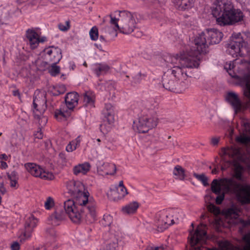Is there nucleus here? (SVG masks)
I'll use <instances>...</instances> for the list:
<instances>
[{"label": "nucleus", "instance_id": "1", "mask_svg": "<svg viewBox=\"0 0 250 250\" xmlns=\"http://www.w3.org/2000/svg\"><path fill=\"white\" fill-rule=\"evenodd\" d=\"M167 62L171 65L168 66L170 69L163 75L162 83L164 87L168 90L173 91L179 82L182 88H188L190 84L188 79L192 75V73L188 69L198 67V62L188 52L169 57L167 59Z\"/></svg>", "mask_w": 250, "mask_h": 250}, {"label": "nucleus", "instance_id": "2", "mask_svg": "<svg viewBox=\"0 0 250 250\" xmlns=\"http://www.w3.org/2000/svg\"><path fill=\"white\" fill-rule=\"evenodd\" d=\"M224 191L236 194L238 200L242 203L250 202V185L242 186L234 178H223L219 182L217 179H214L211 183V189L212 191L218 196L216 198V203L220 205L224 199V194H220L221 187ZM245 225H250V219L246 222Z\"/></svg>", "mask_w": 250, "mask_h": 250}, {"label": "nucleus", "instance_id": "3", "mask_svg": "<svg viewBox=\"0 0 250 250\" xmlns=\"http://www.w3.org/2000/svg\"><path fill=\"white\" fill-rule=\"evenodd\" d=\"M216 22L221 26L232 25L243 20L244 15L239 9L234 8L229 0H220L212 10Z\"/></svg>", "mask_w": 250, "mask_h": 250}, {"label": "nucleus", "instance_id": "4", "mask_svg": "<svg viewBox=\"0 0 250 250\" xmlns=\"http://www.w3.org/2000/svg\"><path fill=\"white\" fill-rule=\"evenodd\" d=\"M144 103L145 108L139 115L138 119L133 122L134 129L139 133L147 132L149 130L155 128L158 123V118L155 111L157 104L153 101H145Z\"/></svg>", "mask_w": 250, "mask_h": 250}, {"label": "nucleus", "instance_id": "5", "mask_svg": "<svg viewBox=\"0 0 250 250\" xmlns=\"http://www.w3.org/2000/svg\"><path fill=\"white\" fill-rule=\"evenodd\" d=\"M119 18H117L112 14L109 16V23L112 27L111 32L114 36H117V31L124 34H129L137 27L138 19L136 14L128 11L123 10L118 12Z\"/></svg>", "mask_w": 250, "mask_h": 250}, {"label": "nucleus", "instance_id": "6", "mask_svg": "<svg viewBox=\"0 0 250 250\" xmlns=\"http://www.w3.org/2000/svg\"><path fill=\"white\" fill-rule=\"evenodd\" d=\"M89 193L85 189L78 191L74 195L75 197V202L72 200H68L64 203L63 208L69 218L74 223H80L84 216V213L82 210L83 207L90 204L88 201Z\"/></svg>", "mask_w": 250, "mask_h": 250}, {"label": "nucleus", "instance_id": "7", "mask_svg": "<svg viewBox=\"0 0 250 250\" xmlns=\"http://www.w3.org/2000/svg\"><path fill=\"white\" fill-rule=\"evenodd\" d=\"M223 36V33L218 30H207L195 38L194 46L191 49V52L188 53L197 60L196 57L198 55L207 53L208 45L219 43Z\"/></svg>", "mask_w": 250, "mask_h": 250}, {"label": "nucleus", "instance_id": "8", "mask_svg": "<svg viewBox=\"0 0 250 250\" xmlns=\"http://www.w3.org/2000/svg\"><path fill=\"white\" fill-rule=\"evenodd\" d=\"M219 154L223 161L226 162L228 167L233 166L234 176L241 180L243 167L239 162L244 161L245 158L240 148L233 146L222 147Z\"/></svg>", "mask_w": 250, "mask_h": 250}, {"label": "nucleus", "instance_id": "9", "mask_svg": "<svg viewBox=\"0 0 250 250\" xmlns=\"http://www.w3.org/2000/svg\"><path fill=\"white\" fill-rule=\"evenodd\" d=\"M34 95L33 102L34 117L38 121L40 126L42 127L47 122V117L43 116L47 108L46 94L44 91L36 90Z\"/></svg>", "mask_w": 250, "mask_h": 250}, {"label": "nucleus", "instance_id": "10", "mask_svg": "<svg viewBox=\"0 0 250 250\" xmlns=\"http://www.w3.org/2000/svg\"><path fill=\"white\" fill-rule=\"evenodd\" d=\"M43 56L45 61L42 62L41 65H39L40 61H37L36 62L38 69L41 71L44 70L47 67L48 63L52 62L54 64H56L62 58L61 53L59 50L53 47L45 48L43 51Z\"/></svg>", "mask_w": 250, "mask_h": 250}, {"label": "nucleus", "instance_id": "11", "mask_svg": "<svg viewBox=\"0 0 250 250\" xmlns=\"http://www.w3.org/2000/svg\"><path fill=\"white\" fill-rule=\"evenodd\" d=\"M245 35L248 37L247 44L240 43V41H230L228 44V51L233 57H237L238 56L243 55V50L245 49L248 52V49L250 48V33H247ZM240 39L237 41H240Z\"/></svg>", "mask_w": 250, "mask_h": 250}, {"label": "nucleus", "instance_id": "12", "mask_svg": "<svg viewBox=\"0 0 250 250\" xmlns=\"http://www.w3.org/2000/svg\"><path fill=\"white\" fill-rule=\"evenodd\" d=\"M162 215L166 218V219H163L162 221L167 225L178 223L184 216L183 211L177 208H169L162 213Z\"/></svg>", "mask_w": 250, "mask_h": 250}, {"label": "nucleus", "instance_id": "13", "mask_svg": "<svg viewBox=\"0 0 250 250\" xmlns=\"http://www.w3.org/2000/svg\"><path fill=\"white\" fill-rule=\"evenodd\" d=\"M24 167L28 172L35 177L44 180H52L54 178L52 173L46 171L40 166L35 163H26Z\"/></svg>", "mask_w": 250, "mask_h": 250}, {"label": "nucleus", "instance_id": "14", "mask_svg": "<svg viewBox=\"0 0 250 250\" xmlns=\"http://www.w3.org/2000/svg\"><path fill=\"white\" fill-rule=\"evenodd\" d=\"M102 114L104 117V123H107L109 125L106 127L105 125L102 124L101 125V130L104 132H106L109 131L110 125H112L115 121V111L114 107L110 103H105L104 107L102 111Z\"/></svg>", "mask_w": 250, "mask_h": 250}, {"label": "nucleus", "instance_id": "15", "mask_svg": "<svg viewBox=\"0 0 250 250\" xmlns=\"http://www.w3.org/2000/svg\"><path fill=\"white\" fill-rule=\"evenodd\" d=\"M206 225L201 224L196 229L195 232L192 234L190 233V243L192 247L191 250H203L204 248H201L196 245L201 241L204 240L206 237V232L205 230Z\"/></svg>", "mask_w": 250, "mask_h": 250}, {"label": "nucleus", "instance_id": "16", "mask_svg": "<svg viewBox=\"0 0 250 250\" xmlns=\"http://www.w3.org/2000/svg\"><path fill=\"white\" fill-rule=\"evenodd\" d=\"M127 194V189L124 185L123 181H121L118 187L110 189L107 193V196L111 200L118 201L123 199Z\"/></svg>", "mask_w": 250, "mask_h": 250}, {"label": "nucleus", "instance_id": "17", "mask_svg": "<svg viewBox=\"0 0 250 250\" xmlns=\"http://www.w3.org/2000/svg\"><path fill=\"white\" fill-rule=\"evenodd\" d=\"M38 221L33 215H30L27 217L25 225L24 231L20 236L21 241H24L31 236L33 229L37 226Z\"/></svg>", "mask_w": 250, "mask_h": 250}, {"label": "nucleus", "instance_id": "18", "mask_svg": "<svg viewBox=\"0 0 250 250\" xmlns=\"http://www.w3.org/2000/svg\"><path fill=\"white\" fill-rule=\"evenodd\" d=\"M245 246L242 249L234 247L228 241H221L219 243L220 250L216 248L207 249L205 250H250V234H247L243 237Z\"/></svg>", "mask_w": 250, "mask_h": 250}, {"label": "nucleus", "instance_id": "19", "mask_svg": "<svg viewBox=\"0 0 250 250\" xmlns=\"http://www.w3.org/2000/svg\"><path fill=\"white\" fill-rule=\"evenodd\" d=\"M16 9L11 6L0 7V24L8 23Z\"/></svg>", "mask_w": 250, "mask_h": 250}, {"label": "nucleus", "instance_id": "20", "mask_svg": "<svg viewBox=\"0 0 250 250\" xmlns=\"http://www.w3.org/2000/svg\"><path fill=\"white\" fill-rule=\"evenodd\" d=\"M48 220L53 226L61 225L62 222V207L61 204L55 207L54 212L49 216Z\"/></svg>", "mask_w": 250, "mask_h": 250}, {"label": "nucleus", "instance_id": "21", "mask_svg": "<svg viewBox=\"0 0 250 250\" xmlns=\"http://www.w3.org/2000/svg\"><path fill=\"white\" fill-rule=\"evenodd\" d=\"M26 36L32 49L36 48L38 46L39 42H42L46 40L45 38H42L40 39L37 33L32 29H28L26 30Z\"/></svg>", "mask_w": 250, "mask_h": 250}, {"label": "nucleus", "instance_id": "22", "mask_svg": "<svg viewBox=\"0 0 250 250\" xmlns=\"http://www.w3.org/2000/svg\"><path fill=\"white\" fill-rule=\"evenodd\" d=\"M241 124L243 132L236 137V140L237 142L243 144L250 143V137L248 136L245 133V132L248 133L250 132V123L248 121L243 120L241 121Z\"/></svg>", "mask_w": 250, "mask_h": 250}, {"label": "nucleus", "instance_id": "23", "mask_svg": "<svg viewBox=\"0 0 250 250\" xmlns=\"http://www.w3.org/2000/svg\"><path fill=\"white\" fill-rule=\"evenodd\" d=\"M226 101L232 106L235 112L240 111L242 107V104L238 95L234 92H228L226 96Z\"/></svg>", "mask_w": 250, "mask_h": 250}, {"label": "nucleus", "instance_id": "24", "mask_svg": "<svg viewBox=\"0 0 250 250\" xmlns=\"http://www.w3.org/2000/svg\"><path fill=\"white\" fill-rule=\"evenodd\" d=\"M84 185L80 181H75L74 180L69 181L66 184V188L68 190V193L72 196L75 195L78 191L84 189Z\"/></svg>", "mask_w": 250, "mask_h": 250}, {"label": "nucleus", "instance_id": "25", "mask_svg": "<svg viewBox=\"0 0 250 250\" xmlns=\"http://www.w3.org/2000/svg\"><path fill=\"white\" fill-rule=\"evenodd\" d=\"M98 173L101 175H114L116 172L115 164L112 163H104L97 168Z\"/></svg>", "mask_w": 250, "mask_h": 250}, {"label": "nucleus", "instance_id": "26", "mask_svg": "<svg viewBox=\"0 0 250 250\" xmlns=\"http://www.w3.org/2000/svg\"><path fill=\"white\" fill-rule=\"evenodd\" d=\"M79 97V94L76 92H69L66 95L64 101L68 109L73 110L77 105Z\"/></svg>", "mask_w": 250, "mask_h": 250}, {"label": "nucleus", "instance_id": "27", "mask_svg": "<svg viewBox=\"0 0 250 250\" xmlns=\"http://www.w3.org/2000/svg\"><path fill=\"white\" fill-rule=\"evenodd\" d=\"M82 97L83 105L85 106L90 108L94 107L95 95L93 91L91 90L86 91L82 94Z\"/></svg>", "mask_w": 250, "mask_h": 250}, {"label": "nucleus", "instance_id": "28", "mask_svg": "<svg viewBox=\"0 0 250 250\" xmlns=\"http://www.w3.org/2000/svg\"><path fill=\"white\" fill-rule=\"evenodd\" d=\"M240 84L243 87L244 95L250 100V75L245 74L240 79Z\"/></svg>", "mask_w": 250, "mask_h": 250}, {"label": "nucleus", "instance_id": "29", "mask_svg": "<svg viewBox=\"0 0 250 250\" xmlns=\"http://www.w3.org/2000/svg\"><path fill=\"white\" fill-rule=\"evenodd\" d=\"M111 29H112V27H110L108 26H106L101 29L103 34L101 35L99 37V40L101 42H107L115 37L114 34L111 32Z\"/></svg>", "mask_w": 250, "mask_h": 250}, {"label": "nucleus", "instance_id": "30", "mask_svg": "<svg viewBox=\"0 0 250 250\" xmlns=\"http://www.w3.org/2000/svg\"><path fill=\"white\" fill-rule=\"evenodd\" d=\"M82 210L83 211H87L86 216V219L89 223L93 222L96 219V211L94 206H92L91 204H89L87 206L83 207Z\"/></svg>", "mask_w": 250, "mask_h": 250}, {"label": "nucleus", "instance_id": "31", "mask_svg": "<svg viewBox=\"0 0 250 250\" xmlns=\"http://www.w3.org/2000/svg\"><path fill=\"white\" fill-rule=\"evenodd\" d=\"M139 206L138 202L133 201L124 206L122 208V211L125 215L133 214L136 212Z\"/></svg>", "mask_w": 250, "mask_h": 250}, {"label": "nucleus", "instance_id": "32", "mask_svg": "<svg viewBox=\"0 0 250 250\" xmlns=\"http://www.w3.org/2000/svg\"><path fill=\"white\" fill-rule=\"evenodd\" d=\"M91 166L88 162L78 164L73 167V173L77 175L80 174H86L90 170Z\"/></svg>", "mask_w": 250, "mask_h": 250}, {"label": "nucleus", "instance_id": "33", "mask_svg": "<svg viewBox=\"0 0 250 250\" xmlns=\"http://www.w3.org/2000/svg\"><path fill=\"white\" fill-rule=\"evenodd\" d=\"M195 0H176V4L179 9L188 10L193 7Z\"/></svg>", "mask_w": 250, "mask_h": 250}, {"label": "nucleus", "instance_id": "34", "mask_svg": "<svg viewBox=\"0 0 250 250\" xmlns=\"http://www.w3.org/2000/svg\"><path fill=\"white\" fill-rule=\"evenodd\" d=\"M110 66L106 63H97L94 68V72L99 76L100 75L107 73L110 69Z\"/></svg>", "mask_w": 250, "mask_h": 250}, {"label": "nucleus", "instance_id": "35", "mask_svg": "<svg viewBox=\"0 0 250 250\" xmlns=\"http://www.w3.org/2000/svg\"><path fill=\"white\" fill-rule=\"evenodd\" d=\"M173 174L176 177V179L180 180H184L186 176L185 170L180 165H176L174 167Z\"/></svg>", "mask_w": 250, "mask_h": 250}, {"label": "nucleus", "instance_id": "36", "mask_svg": "<svg viewBox=\"0 0 250 250\" xmlns=\"http://www.w3.org/2000/svg\"><path fill=\"white\" fill-rule=\"evenodd\" d=\"M240 209L235 207L227 209L225 211V215L227 218L236 219L239 216Z\"/></svg>", "mask_w": 250, "mask_h": 250}, {"label": "nucleus", "instance_id": "37", "mask_svg": "<svg viewBox=\"0 0 250 250\" xmlns=\"http://www.w3.org/2000/svg\"><path fill=\"white\" fill-rule=\"evenodd\" d=\"M80 143V137H77L75 140L70 142L69 144L66 146V151L70 152L75 150L78 146H79Z\"/></svg>", "mask_w": 250, "mask_h": 250}, {"label": "nucleus", "instance_id": "38", "mask_svg": "<svg viewBox=\"0 0 250 250\" xmlns=\"http://www.w3.org/2000/svg\"><path fill=\"white\" fill-rule=\"evenodd\" d=\"M113 220V217L111 215L108 214H105L104 215L101 222L104 226H110L112 223Z\"/></svg>", "mask_w": 250, "mask_h": 250}, {"label": "nucleus", "instance_id": "39", "mask_svg": "<svg viewBox=\"0 0 250 250\" xmlns=\"http://www.w3.org/2000/svg\"><path fill=\"white\" fill-rule=\"evenodd\" d=\"M89 36L92 41H95L98 40L99 37V32L98 29L96 26L92 27L90 30Z\"/></svg>", "mask_w": 250, "mask_h": 250}, {"label": "nucleus", "instance_id": "40", "mask_svg": "<svg viewBox=\"0 0 250 250\" xmlns=\"http://www.w3.org/2000/svg\"><path fill=\"white\" fill-rule=\"evenodd\" d=\"M193 176L197 179L201 181L204 186H207L208 185V178L204 174H198L194 173H193Z\"/></svg>", "mask_w": 250, "mask_h": 250}, {"label": "nucleus", "instance_id": "41", "mask_svg": "<svg viewBox=\"0 0 250 250\" xmlns=\"http://www.w3.org/2000/svg\"><path fill=\"white\" fill-rule=\"evenodd\" d=\"M56 64H53L48 67V72L52 76H55L60 72V67L57 66Z\"/></svg>", "mask_w": 250, "mask_h": 250}, {"label": "nucleus", "instance_id": "42", "mask_svg": "<svg viewBox=\"0 0 250 250\" xmlns=\"http://www.w3.org/2000/svg\"><path fill=\"white\" fill-rule=\"evenodd\" d=\"M144 77L145 76L141 74V73H138L137 74H135L132 77V80L131 81L132 85L135 86L140 83Z\"/></svg>", "mask_w": 250, "mask_h": 250}, {"label": "nucleus", "instance_id": "43", "mask_svg": "<svg viewBox=\"0 0 250 250\" xmlns=\"http://www.w3.org/2000/svg\"><path fill=\"white\" fill-rule=\"evenodd\" d=\"M55 206L54 199L51 197H48L44 202V208L47 210H50Z\"/></svg>", "mask_w": 250, "mask_h": 250}, {"label": "nucleus", "instance_id": "44", "mask_svg": "<svg viewBox=\"0 0 250 250\" xmlns=\"http://www.w3.org/2000/svg\"><path fill=\"white\" fill-rule=\"evenodd\" d=\"M240 39L239 41L240 43L247 44V40H248V38L244 40L243 38L242 37L240 33H234L232 35V39L231 41H238L237 40Z\"/></svg>", "mask_w": 250, "mask_h": 250}, {"label": "nucleus", "instance_id": "45", "mask_svg": "<svg viewBox=\"0 0 250 250\" xmlns=\"http://www.w3.org/2000/svg\"><path fill=\"white\" fill-rule=\"evenodd\" d=\"M207 208L208 211L215 215H218L220 212L219 208L216 207L214 204H209L208 205Z\"/></svg>", "mask_w": 250, "mask_h": 250}, {"label": "nucleus", "instance_id": "46", "mask_svg": "<svg viewBox=\"0 0 250 250\" xmlns=\"http://www.w3.org/2000/svg\"><path fill=\"white\" fill-rule=\"evenodd\" d=\"M62 90V88L61 87L58 86H54L50 88V92L52 95L54 96H58L61 93Z\"/></svg>", "mask_w": 250, "mask_h": 250}, {"label": "nucleus", "instance_id": "47", "mask_svg": "<svg viewBox=\"0 0 250 250\" xmlns=\"http://www.w3.org/2000/svg\"><path fill=\"white\" fill-rule=\"evenodd\" d=\"M118 241L115 240L112 243H109L106 247L104 250H117V248L118 247Z\"/></svg>", "mask_w": 250, "mask_h": 250}, {"label": "nucleus", "instance_id": "48", "mask_svg": "<svg viewBox=\"0 0 250 250\" xmlns=\"http://www.w3.org/2000/svg\"><path fill=\"white\" fill-rule=\"evenodd\" d=\"M55 118L58 121H61L62 117V111L61 108L57 109L55 111Z\"/></svg>", "mask_w": 250, "mask_h": 250}, {"label": "nucleus", "instance_id": "49", "mask_svg": "<svg viewBox=\"0 0 250 250\" xmlns=\"http://www.w3.org/2000/svg\"><path fill=\"white\" fill-rule=\"evenodd\" d=\"M7 174L10 180H17L18 179V173L15 171H13L11 173H7Z\"/></svg>", "mask_w": 250, "mask_h": 250}, {"label": "nucleus", "instance_id": "50", "mask_svg": "<svg viewBox=\"0 0 250 250\" xmlns=\"http://www.w3.org/2000/svg\"><path fill=\"white\" fill-rule=\"evenodd\" d=\"M34 136H35V138L39 139H41L43 138V133H42V131L40 127L34 133Z\"/></svg>", "mask_w": 250, "mask_h": 250}, {"label": "nucleus", "instance_id": "51", "mask_svg": "<svg viewBox=\"0 0 250 250\" xmlns=\"http://www.w3.org/2000/svg\"><path fill=\"white\" fill-rule=\"evenodd\" d=\"M46 232L47 234L54 236L56 234L55 230L53 228H49L46 229Z\"/></svg>", "mask_w": 250, "mask_h": 250}, {"label": "nucleus", "instance_id": "52", "mask_svg": "<svg viewBox=\"0 0 250 250\" xmlns=\"http://www.w3.org/2000/svg\"><path fill=\"white\" fill-rule=\"evenodd\" d=\"M234 67V64L233 62H227L225 65V68L227 70L228 72H229V70L230 71L231 69H233Z\"/></svg>", "mask_w": 250, "mask_h": 250}, {"label": "nucleus", "instance_id": "53", "mask_svg": "<svg viewBox=\"0 0 250 250\" xmlns=\"http://www.w3.org/2000/svg\"><path fill=\"white\" fill-rule=\"evenodd\" d=\"M20 244L17 242H13L11 245V250H20Z\"/></svg>", "mask_w": 250, "mask_h": 250}, {"label": "nucleus", "instance_id": "54", "mask_svg": "<svg viewBox=\"0 0 250 250\" xmlns=\"http://www.w3.org/2000/svg\"><path fill=\"white\" fill-rule=\"evenodd\" d=\"M220 140V137H213L211 139V144L213 146H216Z\"/></svg>", "mask_w": 250, "mask_h": 250}, {"label": "nucleus", "instance_id": "55", "mask_svg": "<svg viewBox=\"0 0 250 250\" xmlns=\"http://www.w3.org/2000/svg\"><path fill=\"white\" fill-rule=\"evenodd\" d=\"M70 28V21H67L65 22V25H63V31H67Z\"/></svg>", "mask_w": 250, "mask_h": 250}, {"label": "nucleus", "instance_id": "56", "mask_svg": "<svg viewBox=\"0 0 250 250\" xmlns=\"http://www.w3.org/2000/svg\"><path fill=\"white\" fill-rule=\"evenodd\" d=\"M6 189L4 187L3 183L0 184V192L2 194H4L6 192Z\"/></svg>", "mask_w": 250, "mask_h": 250}, {"label": "nucleus", "instance_id": "57", "mask_svg": "<svg viewBox=\"0 0 250 250\" xmlns=\"http://www.w3.org/2000/svg\"><path fill=\"white\" fill-rule=\"evenodd\" d=\"M17 184V180H10V186L12 188H16Z\"/></svg>", "mask_w": 250, "mask_h": 250}, {"label": "nucleus", "instance_id": "58", "mask_svg": "<svg viewBox=\"0 0 250 250\" xmlns=\"http://www.w3.org/2000/svg\"><path fill=\"white\" fill-rule=\"evenodd\" d=\"M94 45L97 48H98L100 51H104V50L103 49V47H102V45L98 43H95Z\"/></svg>", "mask_w": 250, "mask_h": 250}, {"label": "nucleus", "instance_id": "59", "mask_svg": "<svg viewBox=\"0 0 250 250\" xmlns=\"http://www.w3.org/2000/svg\"><path fill=\"white\" fill-rule=\"evenodd\" d=\"M0 159L7 161L8 160V156L5 154H0Z\"/></svg>", "mask_w": 250, "mask_h": 250}, {"label": "nucleus", "instance_id": "60", "mask_svg": "<svg viewBox=\"0 0 250 250\" xmlns=\"http://www.w3.org/2000/svg\"><path fill=\"white\" fill-rule=\"evenodd\" d=\"M0 164H1V167L4 168V169H5V168H6L8 167L7 164H6V162H5L4 161H1L0 162Z\"/></svg>", "mask_w": 250, "mask_h": 250}, {"label": "nucleus", "instance_id": "61", "mask_svg": "<svg viewBox=\"0 0 250 250\" xmlns=\"http://www.w3.org/2000/svg\"><path fill=\"white\" fill-rule=\"evenodd\" d=\"M75 67V64L72 62H70L69 64V67L70 70H73Z\"/></svg>", "mask_w": 250, "mask_h": 250}, {"label": "nucleus", "instance_id": "62", "mask_svg": "<svg viewBox=\"0 0 250 250\" xmlns=\"http://www.w3.org/2000/svg\"><path fill=\"white\" fill-rule=\"evenodd\" d=\"M36 250H46V248L44 246H41L39 247L38 248H37L36 249Z\"/></svg>", "mask_w": 250, "mask_h": 250}, {"label": "nucleus", "instance_id": "63", "mask_svg": "<svg viewBox=\"0 0 250 250\" xmlns=\"http://www.w3.org/2000/svg\"><path fill=\"white\" fill-rule=\"evenodd\" d=\"M150 250H164L162 247H155V248H151Z\"/></svg>", "mask_w": 250, "mask_h": 250}, {"label": "nucleus", "instance_id": "64", "mask_svg": "<svg viewBox=\"0 0 250 250\" xmlns=\"http://www.w3.org/2000/svg\"><path fill=\"white\" fill-rule=\"evenodd\" d=\"M217 170H216V168H214V169L212 170V172H211V173H212V174H216V173H217Z\"/></svg>", "mask_w": 250, "mask_h": 250}]
</instances>
